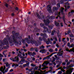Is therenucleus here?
Returning <instances> with one entry per match:
<instances>
[{
  "mask_svg": "<svg viewBox=\"0 0 74 74\" xmlns=\"http://www.w3.org/2000/svg\"><path fill=\"white\" fill-rule=\"evenodd\" d=\"M12 34L13 35L11 36H12V38L10 37H8L9 42L11 46L12 45V42L15 44H18L21 39V36H19V33H15V31H12Z\"/></svg>",
  "mask_w": 74,
  "mask_h": 74,
  "instance_id": "obj_1",
  "label": "nucleus"
},
{
  "mask_svg": "<svg viewBox=\"0 0 74 74\" xmlns=\"http://www.w3.org/2000/svg\"><path fill=\"white\" fill-rule=\"evenodd\" d=\"M4 45H6V46L3 47L4 49H8L10 47L9 46V42H8V39L7 38H4V40H2V42L0 43V50H2V49H3L2 46Z\"/></svg>",
  "mask_w": 74,
  "mask_h": 74,
  "instance_id": "obj_2",
  "label": "nucleus"
},
{
  "mask_svg": "<svg viewBox=\"0 0 74 74\" xmlns=\"http://www.w3.org/2000/svg\"><path fill=\"white\" fill-rule=\"evenodd\" d=\"M5 64H6V67H8V69H6L5 71H4L5 69V66H4V68H3V67L2 66L0 68V71H1L2 73L3 74H5V73H6L7 71H8V69L10 68V64H8V63L6 62L5 63Z\"/></svg>",
  "mask_w": 74,
  "mask_h": 74,
  "instance_id": "obj_3",
  "label": "nucleus"
},
{
  "mask_svg": "<svg viewBox=\"0 0 74 74\" xmlns=\"http://www.w3.org/2000/svg\"><path fill=\"white\" fill-rule=\"evenodd\" d=\"M30 36H28V38H25V40L27 41V42L28 44H30V43L31 42V44H34L35 42H36V40H34L32 39L30 41Z\"/></svg>",
  "mask_w": 74,
  "mask_h": 74,
  "instance_id": "obj_4",
  "label": "nucleus"
},
{
  "mask_svg": "<svg viewBox=\"0 0 74 74\" xmlns=\"http://www.w3.org/2000/svg\"><path fill=\"white\" fill-rule=\"evenodd\" d=\"M46 18L47 19L46 20H44L43 21L45 25H46V26H47V25H48L50 23V21L49 20V19H50V17L49 16H48L46 17Z\"/></svg>",
  "mask_w": 74,
  "mask_h": 74,
  "instance_id": "obj_5",
  "label": "nucleus"
},
{
  "mask_svg": "<svg viewBox=\"0 0 74 74\" xmlns=\"http://www.w3.org/2000/svg\"><path fill=\"white\" fill-rule=\"evenodd\" d=\"M49 62L48 61H46L44 63H43L42 64V66L44 67L42 68V70H45L46 69L48 68V67L46 66H47L48 64H49Z\"/></svg>",
  "mask_w": 74,
  "mask_h": 74,
  "instance_id": "obj_6",
  "label": "nucleus"
},
{
  "mask_svg": "<svg viewBox=\"0 0 74 74\" xmlns=\"http://www.w3.org/2000/svg\"><path fill=\"white\" fill-rule=\"evenodd\" d=\"M73 69L70 68L69 70H67L66 72V74H71V73L73 71Z\"/></svg>",
  "mask_w": 74,
  "mask_h": 74,
  "instance_id": "obj_7",
  "label": "nucleus"
},
{
  "mask_svg": "<svg viewBox=\"0 0 74 74\" xmlns=\"http://www.w3.org/2000/svg\"><path fill=\"white\" fill-rule=\"evenodd\" d=\"M62 51V49H60L59 50V51L60 52L58 53L57 55L58 56H62V55H63V53H62V52H63V51Z\"/></svg>",
  "mask_w": 74,
  "mask_h": 74,
  "instance_id": "obj_8",
  "label": "nucleus"
},
{
  "mask_svg": "<svg viewBox=\"0 0 74 74\" xmlns=\"http://www.w3.org/2000/svg\"><path fill=\"white\" fill-rule=\"evenodd\" d=\"M13 62H19V57L18 56L15 57L14 58V60H13Z\"/></svg>",
  "mask_w": 74,
  "mask_h": 74,
  "instance_id": "obj_9",
  "label": "nucleus"
},
{
  "mask_svg": "<svg viewBox=\"0 0 74 74\" xmlns=\"http://www.w3.org/2000/svg\"><path fill=\"white\" fill-rule=\"evenodd\" d=\"M65 11L67 12V6H68V5H70V4L68 3V2H66L65 3Z\"/></svg>",
  "mask_w": 74,
  "mask_h": 74,
  "instance_id": "obj_10",
  "label": "nucleus"
},
{
  "mask_svg": "<svg viewBox=\"0 0 74 74\" xmlns=\"http://www.w3.org/2000/svg\"><path fill=\"white\" fill-rule=\"evenodd\" d=\"M47 9L49 12H51V6H50V5H48Z\"/></svg>",
  "mask_w": 74,
  "mask_h": 74,
  "instance_id": "obj_11",
  "label": "nucleus"
},
{
  "mask_svg": "<svg viewBox=\"0 0 74 74\" xmlns=\"http://www.w3.org/2000/svg\"><path fill=\"white\" fill-rule=\"evenodd\" d=\"M52 9L53 11L55 12V11H58V10H59V8L56 7H53L52 8Z\"/></svg>",
  "mask_w": 74,
  "mask_h": 74,
  "instance_id": "obj_12",
  "label": "nucleus"
},
{
  "mask_svg": "<svg viewBox=\"0 0 74 74\" xmlns=\"http://www.w3.org/2000/svg\"><path fill=\"white\" fill-rule=\"evenodd\" d=\"M66 51H68L69 52H72V51H73V52H74V48H73L71 49L70 50L68 49H66Z\"/></svg>",
  "mask_w": 74,
  "mask_h": 74,
  "instance_id": "obj_13",
  "label": "nucleus"
},
{
  "mask_svg": "<svg viewBox=\"0 0 74 74\" xmlns=\"http://www.w3.org/2000/svg\"><path fill=\"white\" fill-rule=\"evenodd\" d=\"M45 52H46V50L43 49L40 50L39 52H41L42 53H45Z\"/></svg>",
  "mask_w": 74,
  "mask_h": 74,
  "instance_id": "obj_14",
  "label": "nucleus"
},
{
  "mask_svg": "<svg viewBox=\"0 0 74 74\" xmlns=\"http://www.w3.org/2000/svg\"><path fill=\"white\" fill-rule=\"evenodd\" d=\"M47 41L45 42L46 44L48 45L49 44V42H50V39L49 38H48L47 39Z\"/></svg>",
  "mask_w": 74,
  "mask_h": 74,
  "instance_id": "obj_15",
  "label": "nucleus"
},
{
  "mask_svg": "<svg viewBox=\"0 0 74 74\" xmlns=\"http://www.w3.org/2000/svg\"><path fill=\"white\" fill-rule=\"evenodd\" d=\"M64 10V9L63 8H61L60 9V11L61 12V13L63 15H64V11H63V10Z\"/></svg>",
  "mask_w": 74,
  "mask_h": 74,
  "instance_id": "obj_16",
  "label": "nucleus"
},
{
  "mask_svg": "<svg viewBox=\"0 0 74 74\" xmlns=\"http://www.w3.org/2000/svg\"><path fill=\"white\" fill-rule=\"evenodd\" d=\"M55 24L56 26H59V23L56 21H55Z\"/></svg>",
  "mask_w": 74,
  "mask_h": 74,
  "instance_id": "obj_17",
  "label": "nucleus"
},
{
  "mask_svg": "<svg viewBox=\"0 0 74 74\" xmlns=\"http://www.w3.org/2000/svg\"><path fill=\"white\" fill-rule=\"evenodd\" d=\"M18 56V57L19 56L21 59H23V58H24L23 56H22V55L21 54H18V56Z\"/></svg>",
  "mask_w": 74,
  "mask_h": 74,
  "instance_id": "obj_18",
  "label": "nucleus"
},
{
  "mask_svg": "<svg viewBox=\"0 0 74 74\" xmlns=\"http://www.w3.org/2000/svg\"><path fill=\"white\" fill-rule=\"evenodd\" d=\"M34 49L35 51V52H38V48L37 47L34 48Z\"/></svg>",
  "mask_w": 74,
  "mask_h": 74,
  "instance_id": "obj_19",
  "label": "nucleus"
},
{
  "mask_svg": "<svg viewBox=\"0 0 74 74\" xmlns=\"http://www.w3.org/2000/svg\"><path fill=\"white\" fill-rule=\"evenodd\" d=\"M62 68V66H61L58 69H61V71H63V72H64L65 71Z\"/></svg>",
  "mask_w": 74,
  "mask_h": 74,
  "instance_id": "obj_20",
  "label": "nucleus"
},
{
  "mask_svg": "<svg viewBox=\"0 0 74 74\" xmlns=\"http://www.w3.org/2000/svg\"><path fill=\"white\" fill-rule=\"evenodd\" d=\"M47 32L49 34L51 33V30H50L49 29H47Z\"/></svg>",
  "mask_w": 74,
  "mask_h": 74,
  "instance_id": "obj_21",
  "label": "nucleus"
},
{
  "mask_svg": "<svg viewBox=\"0 0 74 74\" xmlns=\"http://www.w3.org/2000/svg\"><path fill=\"white\" fill-rule=\"evenodd\" d=\"M65 18V16H64L63 17V19L64 20V24H65V25H67V24H66V22L65 21V19L64 18Z\"/></svg>",
  "mask_w": 74,
  "mask_h": 74,
  "instance_id": "obj_22",
  "label": "nucleus"
},
{
  "mask_svg": "<svg viewBox=\"0 0 74 74\" xmlns=\"http://www.w3.org/2000/svg\"><path fill=\"white\" fill-rule=\"evenodd\" d=\"M56 62L57 64H61L62 63V61H59V60H56Z\"/></svg>",
  "mask_w": 74,
  "mask_h": 74,
  "instance_id": "obj_23",
  "label": "nucleus"
},
{
  "mask_svg": "<svg viewBox=\"0 0 74 74\" xmlns=\"http://www.w3.org/2000/svg\"><path fill=\"white\" fill-rule=\"evenodd\" d=\"M74 12V11L73 10H71V12H69V14L70 13L71 14V15H73V13Z\"/></svg>",
  "mask_w": 74,
  "mask_h": 74,
  "instance_id": "obj_24",
  "label": "nucleus"
},
{
  "mask_svg": "<svg viewBox=\"0 0 74 74\" xmlns=\"http://www.w3.org/2000/svg\"><path fill=\"white\" fill-rule=\"evenodd\" d=\"M50 19H54L55 18V16H52L50 17Z\"/></svg>",
  "mask_w": 74,
  "mask_h": 74,
  "instance_id": "obj_25",
  "label": "nucleus"
},
{
  "mask_svg": "<svg viewBox=\"0 0 74 74\" xmlns=\"http://www.w3.org/2000/svg\"><path fill=\"white\" fill-rule=\"evenodd\" d=\"M40 49H44L45 48V46H44L43 45H42L40 47Z\"/></svg>",
  "mask_w": 74,
  "mask_h": 74,
  "instance_id": "obj_26",
  "label": "nucleus"
},
{
  "mask_svg": "<svg viewBox=\"0 0 74 74\" xmlns=\"http://www.w3.org/2000/svg\"><path fill=\"white\" fill-rule=\"evenodd\" d=\"M34 44H35V45L36 46V47H38V46L39 45L37 43V41H36V42H35V43Z\"/></svg>",
  "mask_w": 74,
  "mask_h": 74,
  "instance_id": "obj_27",
  "label": "nucleus"
},
{
  "mask_svg": "<svg viewBox=\"0 0 74 74\" xmlns=\"http://www.w3.org/2000/svg\"><path fill=\"white\" fill-rule=\"evenodd\" d=\"M30 56L31 58H34V55L33 54L30 55Z\"/></svg>",
  "mask_w": 74,
  "mask_h": 74,
  "instance_id": "obj_28",
  "label": "nucleus"
},
{
  "mask_svg": "<svg viewBox=\"0 0 74 74\" xmlns=\"http://www.w3.org/2000/svg\"><path fill=\"white\" fill-rule=\"evenodd\" d=\"M55 32H56V31H55V30H53L51 33V35H52L53 36V35H54V33H55Z\"/></svg>",
  "mask_w": 74,
  "mask_h": 74,
  "instance_id": "obj_29",
  "label": "nucleus"
},
{
  "mask_svg": "<svg viewBox=\"0 0 74 74\" xmlns=\"http://www.w3.org/2000/svg\"><path fill=\"white\" fill-rule=\"evenodd\" d=\"M42 38L43 40V41H44L45 42L47 41V40L46 38H44V37H43Z\"/></svg>",
  "mask_w": 74,
  "mask_h": 74,
  "instance_id": "obj_30",
  "label": "nucleus"
},
{
  "mask_svg": "<svg viewBox=\"0 0 74 74\" xmlns=\"http://www.w3.org/2000/svg\"><path fill=\"white\" fill-rule=\"evenodd\" d=\"M21 59H22L21 60V61L23 63H25V60L24 59V58Z\"/></svg>",
  "mask_w": 74,
  "mask_h": 74,
  "instance_id": "obj_31",
  "label": "nucleus"
},
{
  "mask_svg": "<svg viewBox=\"0 0 74 74\" xmlns=\"http://www.w3.org/2000/svg\"><path fill=\"white\" fill-rule=\"evenodd\" d=\"M49 72H51V73H52V71L50 70L48 71L47 72H45L44 74H48V73H49Z\"/></svg>",
  "mask_w": 74,
  "mask_h": 74,
  "instance_id": "obj_32",
  "label": "nucleus"
},
{
  "mask_svg": "<svg viewBox=\"0 0 74 74\" xmlns=\"http://www.w3.org/2000/svg\"><path fill=\"white\" fill-rule=\"evenodd\" d=\"M49 51L50 52H53V50L51 49H49Z\"/></svg>",
  "mask_w": 74,
  "mask_h": 74,
  "instance_id": "obj_33",
  "label": "nucleus"
},
{
  "mask_svg": "<svg viewBox=\"0 0 74 74\" xmlns=\"http://www.w3.org/2000/svg\"><path fill=\"white\" fill-rule=\"evenodd\" d=\"M18 64H23V62L21 60L18 62Z\"/></svg>",
  "mask_w": 74,
  "mask_h": 74,
  "instance_id": "obj_34",
  "label": "nucleus"
},
{
  "mask_svg": "<svg viewBox=\"0 0 74 74\" xmlns=\"http://www.w3.org/2000/svg\"><path fill=\"white\" fill-rule=\"evenodd\" d=\"M36 14L37 15V16L38 17V18L40 19L41 18V16H40L39 15V14H38V13H36Z\"/></svg>",
  "mask_w": 74,
  "mask_h": 74,
  "instance_id": "obj_35",
  "label": "nucleus"
},
{
  "mask_svg": "<svg viewBox=\"0 0 74 74\" xmlns=\"http://www.w3.org/2000/svg\"><path fill=\"white\" fill-rule=\"evenodd\" d=\"M39 40L40 41H42V38L41 37H40L39 38Z\"/></svg>",
  "mask_w": 74,
  "mask_h": 74,
  "instance_id": "obj_36",
  "label": "nucleus"
},
{
  "mask_svg": "<svg viewBox=\"0 0 74 74\" xmlns=\"http://www.w3.org/2000/svg\"><path fill=\"white\" fill-rule=\"evenodd\" d=\"M35 74H40V73L38 71H36L35 72Z\"/></svg>",
  "mask_w": 74,
  "mask_h": 74,
  "instance_id": "obj_37",
  "label": "nucleus"
},
{
  "mask_svg": "<svg viewBox=\"0 0 74 74\" xmlns=\"http://www.w3.org/2000/svg\"><path fill=\"white\" fill-rule=\"evenodd\" d=\"M57 8H58V9H59V8H60V3H58L57 5Z\"/></svg>",
  "mask_w": 74,
  "mask_h": 74,
  "instance_id": "obj_38",
  "label": "nucleus"
},
{
  "mask_svg": "<svg viewBox=\"0 0 74 74\" xmlns=\"http://www.w3.org/2000/svg\"><path fill=\"white\" fill-rule=\"evenodd\" d=\"M48 28H49V29H52L53 27H52V25H49L48 26Z\"/></svg>",
  "mask_w": 74,
  "mask_h": 74,
  "instance_id": "obj_39",
  "label": "nucleus"
},
{
  "mask_svg": "<svg viewBox=\"0 0 74 74\" xmlns=\"http://www.w3.org/2000/svg\"><path fill=\"white\" fill-rule=\"evenodd\" d=\"M40 15L41 16V17H42V18H44V16L42 13H41L40 14Z\"/></svg>",
  "mask_w": 74,
  "mask_h": 74,
  "instance_id": "obj_40",
  "label": "nucleus"
},
{
  "mask_svg": "<svg viewBox=\"0 0 74 74\" xmlns=\"http://www.w3.org/2000/svg\"><path fill=\"white\" fill-rule=\"evenodd\" d=\"M38 68V66H36L35 68L34 69V70H37Z\"/></svg>",
  "mask_w": 74,
  "mask_h": 74,
  "instance_id": "obj_41",
  "label": "nucleus"
},
{
  "mask_svg": "<svg viewBox=\"0 0 74 74\" xmlns=\"http://www.w3.org/2000/svg\"><path fill=\"white\" fill-rule=\"evenodd\" d=\"M74 47V44L72 43L70 46V48H73V47Z\"/></svg>",
  "mask_w": 74,
  "mask_h": 74,
  "instance_id": "obj_42",
  "label": "nucleus"
},
{
  "mask_svg": "<svg viewBox=\"0 0 74 74\" xmlns=\"http://www.w3.org/2000/svg\"><path fill=\"white\" fill-rule=\"evenodd\" d=\"M40 26L41 27H44V23H41L40 24Z\"/></svg>",
  "mask_w": 74,
  "mask_h": 74,
  "instance_id": "obj_43",
  "label": "nucleus"
},
{
  "mask_svg": "<svg viewBox=\"0 0 74 74\" xmlns=\"http://www.w3.org/2000/svg\"><path fill=\"white\" fill-rule=\"evenodd\" d=\"M27 60L29 62H32V59L31 58H28L27 59Z\"/></svg>",
  "mask_w": 74,
  "mask_h": 74,
  "instance_id": "obj_44",
  "label": "nucleus"
},
{
  "mask_svg": "<svg viewBox=\"0 0 74 74\" xmlns=\"http://www.w3.org/2000/svg\"><path fill=\"white\" fill-rule=\"evenodd\" d=\"M55 60H56V59L54 58H53V60L52 61V62H54L55 61Z\"/></svg>",
  "mask_w": 74,
  "mask_h": 74,
  "instance_id": "obj_45",
  "label": "nucleus"
},
{
  "mask_svg": "<svg viewBox=\"0 0 74 74\" xmlns=\"http://www.w3.org/2000/svg\"><path fill=\"white\" fill-rule=\"evenodd\" d=\"M58 11H56V12H55V13H54V14L55 15H58Z\"/></svg>",
  "mask_w": 74,
  "mask_h": 74,
  "instance_id": "obj_46",
  "label": "nucleus"
},
{
  "mask_svg": "<svg viewBox=\"0 0 74 74\" xmlns=\"http://www.w3.org/2000/svg\"><path fill=\"white\" fill-rule=\"evenodd\" d=\"M31 65L32 67H35L36 66V65L34 64H31Z\"/></svg>",
  "mask_w": 74,
  "mask_h": 74,
  "instance_id": "obj_47",
  "label": "nucleus"
},
{
  "mask_svg": "<svg viewBox=\"0 0 74 74\" xmlns=\"http://www.w3.org/2000/svg\"><path fill=\"white\" fill-rule=\"evenodd\" d=\"M60 3L61 4H63V3H64L63 2V0H61L60 1Z\"/></svg>",
  "mask_w": 74,
  "mask_h": 74,
  "instance_id": "obj_48",
  "label": "nucleus"
},
{
  "mask_svg": "<svg viewBox=\"0 0 74 74\" xmlns=\"http://www.w3.org/2000/svg\"><path fill=\"white\" fill-rule=\"evenodd\" d=\"M43 28L45 30H46V29H47H47H48V27H45V26L43 27Z\"/></svg>",
  "mask_w": 74,
  "mask_h": 74,
  "instance_id": "obj_49",
  "label": "nucleus"
},
{
  "mask_svg": "<svg viewBox=\"0 0 74 74\" xmlns=\"http://www.w3.org/2000/svg\"><path fill=\"white\" fill-rule=\"evenodd\" d=\"M45 35H44V36L46 38H48V35H47L46 34L44 33Z\"/></svg>",
  "mask_w": 74,
  "mask_h": 74,
  "instance_id": "obj_50",
  "label": "nucleus"
},
{
  "mask_svg": "<svg viewBox=\"0 0 74 74\" xmlns=\"http://www.w3.org/2000/svg\"><path fill=\"white\" fill-rule=\"evenodd\" d=\"M5 5L7 8H8V4L7 3H5Z\"/></svg>",
  "mask_w": 74,
  "mask_h": 74,
  "instance_id": "obj_51",
  "label": "nucleus"
},
{
  "mask_svg": "<svg viewBox=\"0 0 74 74\" xmlns=\"http://www.w3.org/2000/svg\"><path fill=\"white\" fill-rule=\"evenodd\" d=\"M27 54L28 55H30L31 54H32V52H30L29 51H28V53H27Z\"/></svg>",
  "mask_w": 74,
  "mask_h": 74,
  "instance_id": "obj_52",
  "label": "nucleus"
},
{
  "mask_svg": "<svg viewBox=\"0 0 74 74\" xmlns=\"http://www.w3.org/2000/svg\"><path fill=\"white\" fill-rule=\"evenodd\" d=\"M45 35V34H43L42 33H41L40 34V35L41 36H44V35Z\"/></svg>",
  "mask_w": 74,
  "mask_h": 74,
  "instance_id": "obj_53",
  "label": "nucleus"
},
{
  "mask_svg": "<svg viewBox=\"0 0 74 74\" xmlns=\"http://www.w3.org/2000/svg\"><path fill=\"white\" fill-rule=\"evenodd\" d=\"M36 30L37 32H40V29L38 28H36Z\"/></svg>",
  "mask_w": 74,
  "mask_h": 74,
  "instance_id": "obj_54",
  "label": "nucleus"
},
{
  "mask_svg": "<svg viewBox=\"0 0 74 74\" xmlns=\"http://www.w3.org/2000/svg\"><path fill=\"white\" fill-rule=\"evenodd\" d=\"M2 54L4 56H5V58H6L7 57V56H6V55H5V54L4 53H2Z\"/></svg>",
  "mask_w": 74,
  "mask_h": 74,
  "instance_id": "obj_55",
  "label": "nucleus"
},
{
  "mask_svg": "<svg viewBox=\"0 0 74 74\" xmlns=\"http://www.w3.org/2000/svg\"><path fill=\"white\" fill-rule=\"evenodd\" d=\"M67 46H68V47H70V43L69 42H68V44H67Z\"/></svg>",
  "mask_w": 74,
  "mask_h": 74,
  "instance_id": "obj_56",
  "label": "nucleus"
},
{
  "mask_svg": "<svg viewBox=\"0 0 74 74\" xmlns=\"http://www.w3.org/2000/svg\"><path fill=\"white\" fill-rule=\"evenodd\" d=\"M10 60H12V61L13 62V60H14V58H10Z\"/></svg>",
  "mask_w": 74,
  "mask_h": 74,
  "instance_id": "obj_57",
  "label": "nucleus"
},
{
  "mask_svg": "<svg viewBox=\"0 0 74 74\" xmlns=\"http://www.w3.org/2000/svg\"><path fill=\"white\" fill-rule=\"evenodd\" d=\"M54 40L55 41H58V39H57V38L55 37L54 38Z\"/></svg>",
  "mask_w": 74,
  "mask_h": 74,
  "instance_id": "obj_58",
  "label": "nucleus"
},
{
  "mask_svg": "<svg viewBox=\"0 0 74 74\" xmlns=\"http://www.w3.org/2000/svg\"><path fill=\"white\" fill-rule=\"evenodd\" d=\"M14 66H15L16 67H18L19 66V65L15 63L14 64Z\"/></svg>",
  "mask_w": 74,
  "mask_h": 74,
  "instance_id": "obj_59",
  "label": "nucleus"
},
{
  "mask_svg": "<svg viewBox=\"0 0 74 74\" xmlns=\"http://www.w3.org/2000/svg\"><path fill=\"white\" fill-rule=\"evenodd\" d=\"M62 71H59L58 72V74H62Z\"/></svg>",
  "mask_w": 74,
  "mask_h": 74,
  "instance_id": "obj_60",
  "label": "nucleus"
},
{
  "mask_svg": "<svg viewBox=\"0 0 74 74\" xmlns=\"http://www.w3.org/2000/svg\"><path fill=\"white\" fill-rule=\"evenodd\" d=\"M22 42L23 44L25 43V40L23 39L22 40Z\"/></svg>",
  "mask_w": 74,
  "mask_h": 74,
  "instance_id": "obj_61",
  "label": "nucleus"
},
{
  "mask_svg": "<svg viewBox=\"0 0 74 74\" xmlns=\"http://www.w3.org/2000/svg\"><path fill=\"white\" fill-rule=\"evenodd\" d=\"M60 64H58L57 66H56V67H59V66H60Z\"/></svg>",
  "mask_w": 74,
  "mask_h": 74,
  "instance_id": "obj_62",
  "label": "nucleus"
},
{
  "mask_svg": "<svg viewBox=\"0 0 74 74\" xmlns=\"http://www.w3.org/2000/svg\"><path fill=\"white\" fill-rule=\"evenodd\" d=\"M34 50V48H31L30 49V51H32Z\"/></svg>",
  "mask_w": 74,
  "mask_h": 74,
  "instance_id": "obj_63",
  "label": "nucleus"
},
{
  "mask_svg": "<svg viewBox=\"0 0 74 74\" xmlns=\"http://www.w3.org/2000/svg\"><path fill=\"white\" fill-rule=\"evenodd\" d=\"M0 57H4V56L3 55H2L0 53Z\"/></svg>",
  "mask_w": 74,
  "mask_h": 74,
  "instance_id": "obj_64",
  "label": "nucleus"
}]
</instances>
